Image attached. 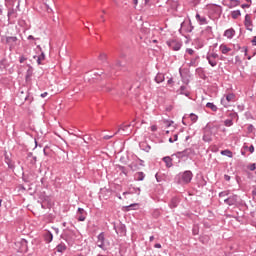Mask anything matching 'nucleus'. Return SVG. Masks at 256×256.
Segmentation results:
<instances>
[{
  "label": "nucleus",
  "instance_id": "50",
  "mask_svg": "<svg viewBox=\"0 0 256 256\" xmlns=\"http://www.w3.org/2000/svg\"><path fill=\"white\" fill-rule=\"evenodd\" d=\"M241 7L242 9H249V7H251V4H242Z\"/></svg>",
  "mask_w": 256,
  "mask_h": 256
},
{
  "label": "nucleus",
  "instance_id": "56",
  "mask_svg": "<svg viewBox=\"0 0 256 256\" xmlns=\"http://www.w3.org/2000/svg\"><path fill=\"white\" fill-rule=\"evenodd\" d=\"M48 95V93L47 92H44V93H42L41 95H40V97H42V99H45V97Z\"/></svg>",
  "mask_w": 256,
  "mask_h": 256
},
{
  "label": "nucleus",
  "instance_id": "49",
  "mask_svg": "<svg viewBox=\"0 0 256 256\" xmlns=\"http://www.w3.org/2000/svg\"><path fill=\"white\" fill-rule=\"evenodd\" d=\"M248 150L250 151V153H255V146L251 145Z\"/></svg>",
  "mask_w": 256,
  "mask_h": 256
},
{
  "label": "nucleus",
  "instance_id": "17",
  "mask_svg": "<svg viewBox=\"0 0 256 256\" xmlns=\"http://www.w3.org/2000/svg\"><path fill=\"white\" fill-rule=\"evenodd\" d=\"M180 95H185V97H189V95H191V92L189 91V88H187V86H181Z\"/></svg>",
  "mask_w": 256,
  "mask_h": 256
},
{
  "label": "nucleus",
  "instance_id": "43",
  "mask_svg": "<svg viewBox=\"0 0 256 256\" xmlns=\"http://www.w3.org/2000/svg\"><path fill=\"white\" fill-rule=\"evenodd\" d=\"M111 89H112L111 85H106L103 87V91H106L108 93H109V91H111Z\"/></svg>",
  "mask_w": 256,
  "mask_h": 256
},
{
  "label": "nucleus",
  "instance_id": "64",
  "mask_svg": "<svg viewBox=\"0 0 256 256\" xmlns=\"http://www.w3.org/2000/svg\"><path fill=\"white\" fill-rule=\"evenodd\" d=\"M169 143H175L174 138H169Z\"/></svg>",
  "mask_w": 256,
  "mask_h": 256
},
{
  "label": "nucleus",
  "instance_id": "40",
  "mask_svg": "<svg viewBox=\"0 0 256 256\" xmlns=\"http://www.w3.org/2000/svg\"><path fill=\"white\" fill-rule=\"evenodd\" d=\"M129 127H131V125L120 126L118 129V133L121 131H127V129H129Z\"/></svg>",
  "mask_w": 256,
  "mask_h": 256
},
{
  "label": "nucleus",
  "instance_id": "37",
  "mask_svg": "<svg viewBox=\"0 0 256 256\" xmlns=\"http://www.w3.org/2000/svg\"><path fill=\"white\" fill-rule=\"evenodd\" d=\"M21 98L24 99V101H29V103H31V101H33V98L29 96V94H26L25 96H21Z\"/></svg>",
  "mask_w": 256,
  "mask_h": 256
},
{
  "label": "nucleus",
  "instance_id": "31",
  "mask_svg": "<svg viewBox=\"0 0 256 256\" xmlns=\"http://www.w3.org/2000/svg\"><path fill=\"white\" fill-rule=\"evenodd\" d=\"M128 167L131 169V171H137V169H139V166L135 162L129 164Z\"/></svg>",
  "mask_w": 256,
  "mask_h": 256
},
{
  "label": "nucleus",
  "instance_id": "39",
  "mask_svg": "<svg viewBox=\"0 0 256 256\" xmlns=\"http://www.w3.org/2000/svg\"><path fill=\"white\" fill-rule=\"evenodd\" d=\"M119 170L121 171V173H123V175H125L127 177L128 172H127V169L125 168V166H119Z\"/></svg>",
  "mask_w": 256,
  "mask_h": 256
},
{
  "label": "nucleus",
  "instance_id": "36",
  "mask_svg": "<svg viewBox=\"0 0 256 256\" xmlns=\"http://www.w3.org/2000/svg\"><path fill=\"white\" fill-rule=\"evenodd\" d=\"M44 59H45V53L42 52L41 55L37 59L38 65H41V61H43Z\"/></svg>",
  "mask_w": 256,
  "mask_h": 256
},
{
  "label": "nucleus",
  "instance_id": "8",
  "mask_svg": "<svg viewBox=\"0 0 256 256\" xmlns=\"http://www.w3.org/2000/svg\"><path fill=\"white\" fill-rule=\"evenodd\" d=\"M244 25L247 31H253V20H251V16L249 14L245 15Z\"/></svg>",
  "mask_w": 256,
  "mask_h": 256
},
{
  "label": "nucleus",
  "instance_id": "11",
  "mask_svg": "<svg viewBox=\"0 0 256 256\" xmlns=\"http://www.w3.org/2000/svg\"><path fill=\"white\" fill-rule=\"evenodd\" d=\"M191 151L192 150L190 148H187L184 151L177 152L175 155L178 159H183L184 157H189V155H191Z\"/></svg>",
  "mask_w": 256,
  "mask_h": 256
},
{
  "label": "nucleus",
  "instance_id": "26",
  "mask_svg": "<svg viewBox=\"0 0 256 256\" xmlns=\"http://www.w3.org/2000/svg\"><path fill=\"white\" fill-rule=\"evenodd\" d=\"M156 83H163L165 81V75L159 73L155 77Z\"/></svg>",
  "mask_w": 256,
  "mask_h": 256
},
{
  "label": "nucleus",
  "instance_id": "63",
  "mask_svg": "<svg viewBox=\"0 0 256 256\" xmlns=\"http://www.w3.org/2000/svg\"><path fill=\"white\" fill-rule=\"evenodd\" d=\"M31 39H35V37H33V35H29L28 40L31 41Z\"/></svg>",
  "mask_w": 256,
  "mask_h": 256
},
{
  "label": "nucleus",
  "instance_id": "15",
  "mask_svg": "<svg viewBox=\"0 0 256 256\" xmlns=\"http://www.w3.org/2000/svg\"><path fill=\"white\" fill-rule=\"evenodd\" d=\"M224 37H227V39H233L235 37V30L233 28H230L224 32Z\"/></svg>",
  "mask_w": 256,
  "mask_h": 256
},
{
  "label": "nucleus",
  "instance_id": "32",
  "mask_svg": "<svg viewBox=\"0 0 256 256\" xmlns=\"http://www.w3.org/2000/svg\"><path fill=\"white\" fill-rule=\"evenodd\" d=\"M190 119H191L192 123H197V121L199 120V116H197L195 113H191Z\"/></svg>",
  "mask_w": 256,
  "mask_h": 256
},
{
  "label": "nucleus",
  "instance_id": "7",
  "mask_svg": "<svg viewBox=\"0 0 256 256\" xmlns=\"http://www.w3.org/2000/svg\"><path fill=\"white\" fill-rule=\"evenodd\" d=\"M114 229L117 235H120V237H125V235H127V227L123 223L114 225Z\"/></svg>",
  "mask_w": 256,
  "mask_h": 256
},
{
  "label": "nucleus",
  "instance_id": "2",
  "mask_svg": "<svg viewBox=\"0 0 256 256\" xmlns=\"http://www.w3.org/2000/svg\"><path fill=\"white\" fill-rule=\"evenodd\" d=\"M193 29H195V27H193V24L191 23V20H185L181 23V27L179 29L180 33H192Z\"/></svg>",
  "mask_w": 256,
  "mask_h": 256
},
{
  "label": "nucleus",
  "instance_id": "38",
  "mask_svg": "<svg viewBox=\"0 0 256 256\" xmlns=\"http://www.w3.org/2000/svg\"><path fill=\"white\" fill-rule=\"evenodd\" d=\"M230 191L226 190V191H222L218 194L219 197H227L229 195Z\"/></svg>",
  "mask_w": 256,
  "mask_h": 256
},
{
  "label": "nucleus",
  "instance_id": "41",
  "mask_svg": "<svg viewBox=\"0 0 256 256\" xmlns=\"http://www.w3.org/2000/svg\"><path fill=\"white\" fill-rule=\"evenodd\" d=\"M247 131L248 133H253V131H255V126H253V124L248 125Z\"/></svg>",
  "mask_w": 256,
  "mask_h": 256
},
{
  "label": "nucleus",
  "instance_id": "53",
  "mask_svg": "<svg viewBox=\"0 0 256 256\" xmlns=\"http://www.w3.org/2000/svg\"><path fill=\"white\" fill-rule=\"evenodd\" d=\"M46 9L48 13H53V9H51V7H49V5H46Z\"/></svg>",
  "mask_w": 256,
  "mask_h": 256
},
{
  "label": "nucleus",
  "instance_id": "33",
  "mask_svg": "<svg viewBox=\"0 0 256 256\" xmlns=\"http://www.w3.org/2000/svg\"><path fill=\"white\" fill-rule=\"evenodd\" d=\"M180 76H181L182 82L185 83V85H189V78L185 77V75H183L181 71H180Z\"/></svg>",
  "mask_w": 256,
  "mask_h": 256
},
{
  "label": "nucleus",
  "instance_id": "54",
  "mask_svg": "<svg viewBox=\"0 0 256 256\" xmlns=\"http://www.w3.org/2000/svg\"><path fill=\"white\" fill-rule=\"evenodd\" d=\"M251 43H252V45L256 46V36L253 37Z\"/></svg>",
  "mask_w": 256,
  "mask_h": 256
},
{
  "label": "nucleus",
  "instance_id": "27",
  "mask_svg": "<svg viewBox=\"0 0 256 256\" xmlns=\"http://www.w3.org/2000/svg\"><path fill=\"white\" fill-rule=\"evenodd\" d=\"M238 5H239V0H230V3L227 4L226 6L229 9H233V7H238Z\"/></svg>",
  "mask_w": 256,
  "mask_h": 256
},
{
  "label": "nucleus",
  "instance_id": "23",
  "mask_svg": "<svg viewBox=\"0 0 256 256\" xmlns=\"http://www.w3.org/2000/svg\"><path fill=\"white\" fill-rule=\"evenodd\" d=\"M196 19L200 23V25H207V18L201 17V15L196 14Z\"/></svg>",
  "mask_w": 256,
  "mask_h": 256
},
{
  "label": "nucleus",
  "instance_id": "42",
  "mask_svg": "<svg viewBox=\"0 0 256 256\" xmlns=\"http://www.w3.org/2000/svg\"><path fill=\"white\" fill-rule=\"evenodd\" d=\"M99 60L100 61H106L107 60V54H105V53L100 54L99 55Z\"/></svg>",
  "mask_w": 256,
  "mask_h": 256
},
{
  "label": "nucleus",
  "instance_id": "47",
  "mask_svg": "<svg viewBox=\"0 0 256 256\" xmlns=\"http://www.w3.org/2000/svg\"><path fill=\"white\" fill-rule=\"evenodd\" d=\"M86 217L83 214H80V216L78 217V221H85Z\"/></svg>",
  "mask_w": 256,
  "mask_h": 256
},
{
  "label": "nucleus",
  "instance_id": "52",
  "mask_svg": "<svg viewBox=\"0 0 256 256\" xmlns=\"http://www.w3.org/2000/svg\"><path fill=\"white\" fill-rule=\"evenodd\" d=\"M78 213H79L80 215H83V213H85V209H83V208H78Z\"/></svg>",
  "mask_w": 256,
  "mask_h": 256
},
{
  "label": "nucleus",
  "instance_id": "12",
  "mask_svg": "<svg viewBox=\"0 0 256 256\" xmlns=\"http://www.w3.org/2000/svg\"><path fill=\"white\" fill-rule=\"evenodd\" d=\"M7 17H8V21H11L13 19H17V10H15L13 8H10L8 10Z\"/></svg>",
  "mask_w": 256,
  "mask_h": 256
},
{
  "label": "nucleus",
  "instance_id": "3",
  "mask_svg": "<svg viewBox=\"0 0 256 256\" xmlns=\"http://www.w3.org/2000/svg\"><path fill=\"white\" fill-rule=\"evenodd\" d=\"M105 242V232H101L97 235L96 245L99 249H102V251H107V244Z\"/></svg>",
  "mask_w": 256,
  "mask_h": 256
},
{
  "label": "nucleus",
  "instance_id": "21",
  "mask_svg": "<svg viewBox=\"0 0 256 256\" xmlns=\"http://www.w3.org/2000/svg\"><path fill=\"white\" fill-rule=\"evenodd\" d=\"M221 53H223V55H227V53H229V51H231V48L227 47V45L225 44H221L219 47Z\"/></svg>",
  "mask_w": 256,
  "mask_h": 256
},
{
  "label": "nucleus",
  "instance_id": "30",
  "mask_svg": "<svg viewBox=\"0 0 256 256\" xmlns=\"http://www.w3.org/2000/svg\"><path fill=\"white\" fill-rule=\"evenodd\" d=\"M206 107H207L208 109H211V111H214V112H217V110L219 109V108L217 107V105H214V104L211 103V102H208V103L206 104Z\"/></svg>",
  "mask_w": 256,
  "mask_h": 256
},
{
  "label": "nucleus",
  "instance_id": "18",
  "mask_svg": "<svg viewBox=\"0 0 256 256\" xmlns=\"http://www.w3.org/2000/svg\"><path fill=\"white\" fill-rule=\"evenodd\" d=\"M57 253H64V251H67V245L65 243H60L56 246Z\"/></svg>",
  "mask_w": 256,
  "mask_h": 256
},
{
  "label": "nucleus",
  "instance_id": "1",
  "mask_svg": "<svg viewBox=\"0 0 256 256\" xmlns=\"http://www.w3.org/2000/svg\"><path fill=\"white\" fill-rule=\"evenodd\" d=\"M192 179H193V172H191L190 170L180 172L176 176V181L179 185H187L188 183H191Z\"/></svg>",
  "mask_w": 256,
  "mask_h": 256
},
{
  "label": "nucleus",
  "instance_id": "22",
  "mask_svg": "<svg viewBox=\"0 0 256 256\" xmlns=\"http://www.w3.org/2000/svg\"><path fill=\"white\" fill-rule=\"evenodd\" d=\"M134 179L136 181H143L145 179V173L143 172H137L135 175H134Z\"/></svg>",
  "mask_w": 256,
  "mask_h": 256
},
{
  "label": "nucleus",
  "instance_id": "61",
  "mask_svg": "<svg viewBox=\"0 0 256 256\" xmlns=\"http://www.w3.org/2000/svg\"><path fill=\"white\" fill-rule=\"evenodd\" d=\"M242 51L245 53V55H247V47H243Z\"/></svg>",
  "mask_w": 256,
  "mask_h": 256
},
{
  "label": "nucleus",
  "instance_id": "60",
  "mask_svg": "<svg viewBox=\"0 0 256 256\" xmlns=\"http://www.w3.org/2000/svg\"><path fill=\"white\" fill-rule=\"evenodd\" d=\"M252 196L254 199L256 198V189L252 191Z\"/></svg>",
  "mask_w": 256,
  "mask_h": 256
},
{
  "label": "nucleus",
  "instance_id": "14",
  "mask_svg": "<svg viewBox=\"0 0 256 256\" xmlns=\"http://www.w3.org/2000/svg\"><path fill=\"white\" fill-rule=\"evenodd\" d=\"M27 161L31 163V165H36L37 163V156H34L31 152L27 154Z\"/></svg>",
  "mask_w": 256,
  "mask_h": 256
},
{
  "label": "nucleus",
  "instance_id": "9",
  "mask_svg": "<svg viewBox=\"0 0 256 256\" xmlns=\"http://www.w3.org/2000/svg\"><path fill=\"white\" fill-rule=\"evenodd\" d=\"M17 37L16 36H8L6 37V43L9 45L10 49H13L17 45Z\"/></svg>",
  "mask_w": 256,
  "mask_h": 256
},
{
  "label": "nucleus",
  "instance_id": "48",
  "mask_svg": "<svg viewBox=\"0 0 256 256\" xmlns=\"http://www.w3.org/2000/svg\"><path fill=\"white\" fill-rule=\"evenodd\" d=\"M150 131H152L153 133H155V131H157V125H152L150 127Z\"/></svg>",
  "mask_w": 256,
  "mask_h": 256
},
{
  "label": "nucleus",
  "instance_id": "44",
  "mask_svg": "<svg viewBox=\"0 0 256 256\" xmlns=\"http://www.w3.org/2000/svg\"><path fill=\"white\" fill-rule=\"evenodd\" d=\"M186 52L188 55H193L195 53V50H193L192 48H187Z\"/></svg>",
  "mask_w": 256,
  "mask_h": 256
},
{
  "label": "nucleus",
  "instance_id": "16",
  "mask_svg": "<svg viewBox=\"0 0 256 256\" xmlns=\"http://www.w3.org/2000/svg\"><path fill=\"white\" fill-rule=\"evenodd\" d=\"M43 237L46 243H51V241H53V233H51L50 231L45 232Z\"/></svg>",
  "mask_w": 256,
  "mask_h": 256
},
{
  "label": "nucleus",
  "instance_id": "4",
  "mask_svg": "<svg viewBox=\"0 0 256 256\" xmlns=\"http://www.w3.org/2000/svg\"><path fill=\"white\" fill-rule=\"evenodd\" d=\"M166 45H168V47L172 49V51H180L181 47H183V42L172 39V40H168L166 42Z\"/></svg>",
  "mask_w": 256,
  "mask_h": 256
},
{
  "label": "nucleus",
  "instance_id": "58",
  "mask_svg": "<svg viewBox=\"0 0 256 256\" xmlns=\"http://www.w3.org/2000/svg\"><path fill=\"white\" fill-rule=\"evenodd\" d=\"M132 207H135V204H131V205L127 206V210H128V211H131V208H132Z\"/></svg>",
  "mask_w": 256,
  "mask_h": 256
},
{
  "label": "nucleus",
  "instance_id": "24",
  "mask_svg": "<svg viewBox=\"0 0 256 256\" xmlns=\"http://www.w3.org/2000/svg\"><path fill=\"white\" fill-rule=\"evenodd\" d=\"M221 155H224L225 157H229L230 159H233V152H231V150L226 149V150H222Z\"/></svg>",
  "mask_w": 256,
  "mask_h": 256
},
{
  "label": "nucleus",
  "instance_id": "5",
  "mask_svg": "<svg viewBox=\"0 0 256 256\" xmlns=\"http://www.w3.org/2000/svg\"><path fill=\"white\" fill-rule=\"evenodd\" d=\"M202 141H204L205 143H211V141H213V131L211 130V127L206 126L204 128Z\"/></svg>",
  "mask_w": 256,
  "mask_h": 256
},
{
  "label": "nucleus",
  "instance_id": "6",
  "mask_svg": "<svg viewBox=\"0 0 256 256\" xmlns=\"http://www.w3.org/2000/svg\"><path fill=\"white\" fill-rule=\"evenodd\" d=\"M233 101H235V94L228 93L221 99V105H223V107H229V103H233Z\"/></svg>",
  "mask_w": 256,
  "mask_h": 256
},
{
  "label": "nucleus",
  "instance_id": "29",
  "mask_svg": "<svg viewBox=\"0 0 256 256\" xmlns=\"http://www.w3.org/2000/svg\"><path fill=\"white\" fill-rule=\"evenodd\" d=\"M232 19H238L241 17V10H234L231 12Z\"/></svg>",
  "mask_w": 256,
  "mask_h": 256
},
{
  "label": "nucleus",
  "instance_id": "62",
  "mask_svg": "<svg viewBox=\"0 0 256 256\" xmlns=\"http://www.w3.org/2000/svg\"><path fill=\"white\" fill-rule=\"evenodd\" d=\"M177 139H179V135L175 134L174 135V141H177Z\"/></svg>",
  "mask_w": 256,
  "mask_h": 256
},
{
  "label": "nucleus",
  "instance_id": "57",
  "mask_svg": "<svg viewBox=\"0 0 256 256\" xmlns=\"http://www.w3.org/2000/svg\"><path fill=\"white\" fill-rule=\"evenodd\" d=\"M155 249H161V244L157 243L154 245Z\"/></svg>",
  "mask_w": 256,
  "mask_h": 256
},
{
  "label": "nucleus",
  "instance_id": "20",
  "mask_svg": "<svg viewBox=\"0 0 256 256\" xmlns=\"http://www.w3.org/2000/svg\"><path fill=\"white\" fill-rule=\"evenodd\" d=\"M177 205H179V199L178 198H172L170 203H169V207L170 209H175V207H177Z\"/></svg>",
  "mask_w": 256,
  "mask_h": 256
},
{
  "label": "nucleus",
  "instance_id": "19",
  "mask_svg": "<svg viewBox=\"0 0 256 256\" xmlns=\"http://www.w3.org/2000/svg\"><path fill=\"white\" fill-rule=\"evenodd\" d=\"M163 161H164L166 167H168V168L173 167V159H171V157L165 156V157L163 158Z\"/></svg>",
  "mask_w": 256,
  "mask_h": 256
},
{
  "label": "nucleus",
  "instance_id": "34",
  "mask_svg": "<svg viewBox=\"0 0 256 256\" xmlns=\"http://www.w3.org/2000/svg\"><path fill=\"white\" fill-rule=\"evenodd\" d=\"M225 127H233V120L232 119H226L224 121Z\"/></svg>",
  "mask_w": 256,
  "mask_h": 256
},
{
  "label": "nucleus",
  "instance_id": "10",
  "mask_svg": "<svg viewBox=\"0 0 256 256\" xmlns=\"http://www.w3.org/2000/svg\"><path fill=\"white\" fill-rule=\"evenodd\" d=\"M237 199H238V196L234 194V195H232V196L226 198V199L224 200V203H225L226 205H229V206L236 205V204H237Z\"/></svg>",
  "mask_w": 256,
  "mask_h": 256
},
{
  "label": "nucleus",
  "instance_id": "45",
  "mask_svg": "<svg viewBox=\"0 0 256 256\" xmlns=\"http://www.w3.org/2000/svg\"><path fill=\"white\" fill-rule=\"evenodd\" d=\"M25 61H27V58H25V56H21L19 58V63H25Z\"/></svg>",
  "mask_w": 256,
  "mask_h": 256
},
{
  "label": "nucleus",
  "instance_id": "51",
  "mask_svg": "<svg viewBox=\"0 0 256 256\" xmlns=\"http://www.w3.org/2000/svg\"><path fill=\"white\" fill-rule=\"evenodd\" d=\"M224 179H225V181H231V176L225 174Z\"/></svg>",
  "mask_w": 256,
  "mask_h": 256
},
{
  "label": "nucleus",
  "instance_id": "25",
  "mask_svg": "<svg viewBox=\"0 0 256 256\" xmlns=\"http://www.w3.org/2000/svg\"><path fill=\"white\" fill-rule=\"evenodd\" d=\"M197 61H199V56H195L190 60V63L188 64V67H197Z\"/></svg>",
  "mask_w": 256,
  "mask_h": 256
},
{
  "label": "nucleus",
  "instance_id": "59",
  "mask_svg": "<svg viewBox=\"0 0 256 256\" xmlns=\"http://www.w3.org/2000/svg\"><path fill=\"white\" fill-rule=\"evenodd\" d=\"M145 151H146L147 153H149V151H151V146L148 145V146L146 147Z\"/></svg>",
  "mask_w": 256,
  "mask_h": 256
},
{
  "label": "nucleus",
  "instance_id": "28",
  "mask_svg": "<svg viewBox=\"0 0 256 256\" xmlns=\"http://www.w3.org/2000/svg\"><path fill=\"white\" fill-rule=\"evenodd\" d=\"M206 59H207L209 65H211V67H217V60L215 58L206 56Z\"/></svg>",
  "mask_w": 256,
  "mask_h": 256
},
{
  "label": "nucleus",
  "instance_id": "13",
  "mask_svg": "<svg viewBox=\"0 0 256 256\" xmlns=\"http://www.w3.org/2000/svg\"><path fill=\"white\" fill-rule=\"evenodd\" d=\"M123 67H125V65H123V63H121L120 60H117L113 65H112V69L114 71H121L123 69Z\"/></svg>",
  "mask_w": 256,
  "mask_h": 256
},
{
  "label": "nucleus",
  "instance_id": "46",
  "mask_svg": "<svg viewBox=\"0 0 256 256\" xmlns=\"http://www.w3.org/2000/svg\"><path fill=\"white\" fill-rule=\"evenodd\" d=\"M249 169H250V171H255V169H256V164H255V163L251 164V165L249 166Z\"/></svg>",
  "mask_w": 256,
  "mask_h": 256
},
{
  "label": "nucleus",
  "instance_id": "35",
  "mask_svg": "<svg viewBox=\"0 0 256 256\" xmlns=\"http://www.w3.org/2000/svg\"><path fill=\"white\" fill-rule=\"evenodd\" d=\"M206 57H210L212 59H219V54L213 52V53H208Z\"/></svg>",
  "mask_w": 256,
  "mask_h": 256
},
{
  "label": "nucleus",
  "instance_id": "55",
  "mask_svg": "<svg viewBox=\"0 0 256 256\" xmlns=\"http://www.w3.org/2000/svg\"><path fill=\"white\" fill-rule=\"evenodd\" d=\"M132 3L137 7V5H139V0H132Z\"/></svg>",
  "mask_w": 256,
  "mask_h": 256
}]
</instances>
